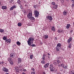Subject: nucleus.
<instances>
[{
    "label": "nucleus",
    "instance_id": "obj_61",
    "mask_svg": "<svg viewBox=\"0 0 74 74\" xmlns=\"http://www.w3.org/2000/svg\"><path fill=\"white\" fill-rule=\"evenodd\" d=\"M20 8H21V7H22V5H21L20 6Z\"/></svg>",
    "mask_w": 74,
    "mask_h": 74
},
{
    "label": "nucleus",
    "instance_id": "obj_23",
    "mask_svg": "<svg viewBox=\"0 0 74 74\" xmlns=\"http://www.w3.org/2000/svg\"><path fill=\"white\" fill-rule=\"evenodd\" d=\"M16 44L19 46H20V45H21V43L19 41L17 42Z\"/></svg>",
    "mask_w": 74,
    "mask_h": 74
},
{
    "label": "nucleus",
    "instance_id": "obj_9",
    "mask_svg": "<svg viewBox=\"0 0 74 74\" xmlns=\"http://www.w3.org/2000/svg\"><path fill=\"white\" fill-rule=\"evenodd\" d=\"M47 18L50 21H52V17L51 16H47Z\"/></svg>",
    "mask_w": 74,
    "mask_h": 74
},
{
    "label": "nucleus",
    "instance_id": "obj_13",
    "mask_svg": "<svg viewBox=\"0 0 74 74\" xmlns=\"http://www.w3.org/2000/svg\"><path fill=\"white\" fill-rule=\"evenodd\" d=\"M1 8L3 10H6L7 9V7L6 6H1Z\"/></svg>",
    "mask_w": 74,
    "mask_h": 74
},
{
    "label": "nucleus",
    "instance_id": "obj_3",
    "mask_svg": "<svg viewBox=\"0 0 74 74\" xmlns=\"http://www.w3.org/2000/svg\"><path fill=\"white\" fill-rule=\"evenodd\" d=\"M34 15L35 17L38 18V15H39V12L37 10H35L34 11Z\"/></svg>",
    "mask_w": 74,
    "mask_h": 74
},
{
    "label": "nucleus",
    "instance_id": "obj_15",
    "mask_svg": "<svg viewBox=\"0 0 74 74\" xmlns=\"http://www.w3.org/2000/svg\"><path fill=\"white\" fill-rule=\"evenodd\" d=\"M58 33H62H62H63L64 32L63 31V30H61L60 29H59L58 30Z\"/></svg>",
    "mask_w": 74,
    "mask_h": 74
},
{
    "label": "nucleus",
    "instance_id": "obj_58",
    "mask_svg": "<svg viewBox=\"0 0 74 74\" xmlns=\"http://www.w3.org/2000/svg\"><path fill=\"white\" fill-rule=\"evenodd\" d=\"M71 33H72V32H73V30H72L71 31Z\"/></svg>",
    "mask_w": 74,
    "mask_h": 74
},
{
    "label": "nucleus",
    "instance_id": "obj_36",
    "mask_svg": "<svg viewBox=\"0 0 74 74\" xmlns=\"http://www.w3.org/2000/svg\"><path fill=\"white\" fill-rule=\"evenodd\" d=\"M10 64H11V65H13L14 62H13L12 61H10Z\"/></svg>",
    "mask_w": 74,
    "mask_h": 74
},
{
    "label": "nucleus",
    "instance_id": "obj_19",
    "mask_svg": "<svg viewBox=\"0 0 74 74\" xmlns=\"http://www.w3.org/2000/svg\"><path fill=\"white\" fill-rule=\"evenodd\" d=\"M51 29L54 32H55V28L54 27H51Z\"/></svg>",
    "mask_w": 74,
    "mask_h": 74
},
{
    "label": "nucleus",
    "instance_id": "obj_35",
    "mask_svg": "<svg viewBox=\"0 0 74 74\" xmlns=\"http://www.w3.org/2000/svg\"><path fill=\"white\" fill-rule=\"evenodd\" d=\"M15 69L16 70H17V71H16L18 72V70L19 69V68L17 67H16Z\"/></svg>",
    "mask_w": 74,
    "mask_h": 74
},
{
    "label": "nucleus",
    "instance_id": "obj_51",
    "mask_svg": "<svg viewBox=\"0 0 74 74\" xmlns=\"http://www.w3.org/2000/svg\"><path fill=\"white\" fill-rule=\"evenodd\" d=\"M60 66H61V64H58V67H60Z\"/></svg>",
    "mask_w": 74,
    "mask_h": 74
},
{
    "label": "nucleus",
    "instance_id": "obj_60",
    "mask_svg": "<svg viewBox=\"0 0 74 74\" xmlns=\"http://www.w3.org/2000/svg\"><path fill=\"white\" fill-rule=\"evenodd\" d=\"M1 1H0V5H1Z\"/></svg>",
    "mask_w": 74,
    "mask_h": 74
},
{
    "label": "nucleus",
    "instance_id": "obj_38",
    "mask_svg": "<svg viewBox=\"0 0 74 74\" xmlns=\"http://www.w3.org/2000/svg\"><path fill=\"white\" fill-rule=\"evenodd\" d=\"M30 58L31 59H32L33 58V55H32V54L30 56Z\"/></svg>",
    "mask_w": 74,
    "mask_h": 74
},
{
    "label": "nucleus",
    "instance_id": "obj_1",
    "mask_svg": "<svg viewBox=\"0 0 74 74\" xmlns=\"http://www.w3.org/2000/svg\"><path fill=\"white\" fill-rule=\"evenodd\" d=\"M34 40V38L32 37H30L27 41L28 44L30 46L31 45V43L33 44V41Z\"/></svg>",
    "mask_w": 74,
    "mask_h": 74
},
{
    "label": "nucleus",
    "instance_id": "obj_64",
    "mask_svg": "<svg viewBox=\"0 0 74 74\" xmlns=\"http://www.w3.org/2000/svg\"><path fill=\"white\" fill-rule=\"evenodd\" d=\"M61 71H63V70H61Z\"/></svg>",
    "mask_w": 74,
    "mask_h": 74
},
{
    "label": "nucleus",
    "instance_id": "obj_2",
    "mask_svg": "<svg viewBox=\"0 0 74 74\" xmlns=\"http://www.w3.org/2000/svg\"><path fill=\"white\" fill-rule=\"evenodd\" d=\"M49 69L50 71L52 72H53L55 71V68H54V67H53V66L52 64H50Z\"/></svg>",
    "mask_w": 74,
    "mask_h": 74
},
{
    "label": "nucleus",
    "instance_id": "obj_17",
    "mask_svg": "<svg viewBox=\"0 0 74 74\" xmlns=\"http://www.w3.org/2000/svg\"><path fill=\"white\" fill-rule=\"evenodd\" d=\"M34 8H35L36 10H37V8H38V6H37L36 5H34Z\"/></svg>",
    "mask_w": 74,
    "mask_h": 74
},
{
    "label": "nucleus",
    "instance_id": "obj_39",
    "mask_svg": "<svg viewBox=\"0 0 74 74\" xmlns=\"http://www.w3.org/2000/svg\"><path fill=\"white\" fill-rule=\"evenodd\" d=\"M42 59L43 60H45V58L44 57H43Z\"/></svg>",
    "mask_w": 74,
    "mask_h": 74
},
{
    "label": "nucleus",
    "instance_id": "obj_37",
    "mask_svg": "<svg viewBox=\"0 0 74 74\" xmlns=\"http://www.w3.org/2000/svg\"><path fill=\"white\" fill-rule=\"evenodd\" d=\"M31 47H36V45L34 44H32L31 45Z\"/></svg>",
    "mask_w": 74,
    "mask_h": 74
},
{
    "label": "nucleus",
    "instance_id": "obj_62",
    "mask_svg": "<svg viewBox=\"0 0 74 74\" xmlns=\"http://www.w3.org/2000/svg\"><path fill=\"white\" fill-rule=\"evenodd\" d=\"M48 57L49 58H50V57L48 56Z\"/></svg>",
    "mask_w": 74,
    "mask_h": 74
},
{
    "label": "nucleus",
    "instance_id": "obj_11",
    "mask_svg": "<svg viewBox=\"0 0 74 74\" xmlns=\"http://www.w3.org/2000/svg\"><path fill=\"white\" fill-rule=\"evenodd\" d=\"M71 40H72V38H69V39L67 40L68 43H70L71 41Z\"/></svg>",
    "mask_w": 74,
    "mask_h": 74
},
{
    "label": "nucleus",
    "instance_id": "obj_53",
    "mask_svg": "<svg viewBox=\"0 0 74 74\" xmlns=\"http://www.w3.org/2000/svg\"><path fill=\"white\" fill-rule=\"evenodd\" d=\"M42 74H46V73H45V72H43Z\"/></svg>",
    "mask_w": 74,
    "mask_h": 74
},
{
    "label": "nucleus",
    "instance_id": "obj_46",
    "mask_svg": "<svg viewBox=\"0 0 74 74\" xmlns=\"http://www.w3.org/2000/svg\"><path fill=\"white\" fill-rule=\"evenodd\" d=\"M4 64V62H0V65L1 64Z\"/></svg>",
    "mask_w": 74,
    "mask_h": 74
},
{
    "label": "nucleus",
    "instance_id": "obj_29",
    "mask_svg": "<svg viewBox=\"0 0 74 74\" xmlns=\"http://www.w3.org/2000/svg\"><path fill=\"white\" fill-rule=\"evenodd\" d=\"M18 26H22V24L21 23H18Z\"/></svg>",
    "mask_w": 74,
    "mask_h": 74
},
{
    "label": "nucleus",
    "instance_id": "obj_56",
    "mask_svg": "<svg viewBox=\"0 0 74 74\" xmlns=\"http://www.w3.org/2000/svg\"><path fill=\"white\" fill-rule=\"evenodd\" d=\"M45 55L44 54L43 55V57H45Z\"/></svg>",
    "mask_w": 74,
    "mask_h": 74
},
{
    "label": "nucleus",
    "instance_id": "obj_41",
    "mask_svg": "<svg viewBox=\"0 0 74 74\" xmlns=\"http://www.w3.org/2000/svg\"><path fill=\"white\" fill-rule=\"evenodd\" d=\"M3 39L4 40H6V39H7V38H6V37H4L3 38Z\"/></svg>",
    "mask_w": 74,
    "mask_h": 74
},
{
    "label": "nucleus",
    "instance_id": "obj_8",
    "mask_svg": "<svg viewBox=\"0 0 74 74\" xmlns=\"http://www.w3.org/2000/svg\"><path fill=\"white\" fill-rule=\"evenodd\" d=\"M5 42H6L7 43H8V42H9V44H10V43H11V40L10 39H7L5 40Z\"/></svg>",
    "mask_w": 74,
    "mask_h": 74
},
{
    "label": "nucleus",
    "instance_id": "obj_14",
    "mask_svg": "<svg viewBox=\"0 0 74 74\" xmlns=\"http://www.w3.org/2000/svg\"><path fill=\"white\" fill-rule=\"evenodd\" d=\"M18 60L19 63H21V62H22V59L20 58H18Z\"/></svg>",
    "mask_w": 74,
    "mask_h": 74
},
{
    "label": "nucleus",
    "instance_id": "obj_57",
    "mask_svg": "<svg viewBox=\"0 0 74 74\" xmlns=\"http://www.w3.org/2000/svg\"><path fill=\"white\" fill-rule=\"evenodd\" d=\"M23 71H26V69H24Z\"/></svg>",
    "mask_w": 74,
    "mask_h": 74
},
{
    "label": "nucleus",
    "instance_id": "obj_30",
    "mask_svg": "<svg viewBox=\"0 0 74 74\" xmlns=\"http://www.w3.org/2000/svg\"><path fill=\"white\" fill-rule=\"evenodd\" d=\"M41 63H42L43 64H45V62L44 61V60H42L41 61Z\"/></svg>",
    "mask_w": 74,
    "mask_h": 74
},
{
    "label": "nucleus",
    "instance_id": "obj_26",
    "mask_svg": "<svg viewBox=\"0 0 74 74\" xmlns=\"http://www.w3.org/2000/svg\"><path fill=\"white\" fill-rule=\"evenodd\" d=\"M57 64H59V63H61L60 61V60H57Z\"/></svg>",
    "mask_w": 74,
    "mask_h": 74
},
{
    "label": "nucleus",
    "instance_id": "obj_28",
    "mask_svg": "<svg viewBox=\"0 0 74 74\" xmlns=\"http://www.w3.org/2000/svg\"><path fill=\"white\" fill-rule=\"evenodd\" d=\"M61 58H62L61 57H57V60H59L60 59L61 60Z\"/></svg>",
    "mask_w": 74,
    "mask_h": 74
},
{
    "label": "nucleus",
    "instance_id": "obj_20",
    "mask_svg": "<svg viewBox=\"0 0 74 74\" xmlns=\"http://www.w3.org/2000/svg\"><path fill=\"white\" fill-rule=\"evenodd\" d=\"M8 60L9 62H10L12 61V59L11 58H9L8 59Z\"/></svg>",
    "mask_w": 74,
    "mask_h": 74
},
{
    "label": "nucleus",
    "instance_id": "obj_43",
    "mask_svg": "<svg viewBox=\"0 0 74 74\" xmlns=\"http://www.w3.org/2000/svg\"><path fill=\"white\" fill-rule=\"evenodd\" d=\"M63 68H64V69H67V66H63Z\"/></svg>",
    "mask_w": 74,
    "mask_h": 74
},
{
    "label": "nucleus",
    "instance_id": "obj_4",
    "mask_svg": "<svg viewBox=\"0 0 74 74\" xmlns=\"http://www.w3.org/2000/svg\"><path fill=\"white\" fill-rule=\"evenodd\" d=\"M32 17V12L31 11H29V14L27 15V17L29 19L31 18Z\"/></svg>",
    "mask_w": 74,
    "mask_h": 74
},
{
    "label": "nucleus",
    "instance_id": "obj_5",
    "mask_svg": "<svg viewBox=\"0 0 74 74\" xmlns=\"http://www.w3.org/2000/svg\"><path fill=\"white\" fill-rule=\"evenodd\" d=\"M2 70L4 72H6V73H7V72H8V69L5 67H3L2 68Z\"/></svg>",
    "mask_w": 74,
    "mask_h": 74
},
{
    "label": "nucleus",
    "instance_id": "obj_63",
    "mask_svg": "<svg viewBox=\"0 0 74 74\" xmlns=\"http://www.w3.org/2000/svg\"><path fill=\"white\" fill-rule=\"evenodd\" d=\"M62 50H63V51H64V49H62Z\"/></svg>",
    "mask_w": 74,
    "mask_h": 74
},
{
    "label": "nucleus",
    "instance_id": "obj_54",
    "mask_svg": "<svg viewBox=\"0 0 74 74\" xmlns=\"http://www.w3.org/2000/svg\"><path fill=\"white\" fill-rule=\"evenodd\" d=\"M47 55H48L49 56H50V55H51V54H49V53H47Z\"/></svg>",
    "mask_w": 74,
    "mask_h": 74
},
{
    "label": "nucleus",
    "instance_id": "obj_22",
    "mask_svg": "<svg viewBox=\"0 0 74 74\" xmlns=\"http://www.w3.org/2000/svg\"><path fill=\"white\" fill-rule=\"evenodd\" d=\"M53 8L54 9H56L58 8V5H55L53 7Z\"/></svg>",
    "mask_w": 74,
    "mask_h": 74
},
{
    "label": "nucleus",
    "instance_id": "obj_44",
    "mask_svg": "<svg viewBox=\"0 0 74 74\" xmlns=\"http://www.w3.org/2000/svg\"><path fill=\"white\" fill-rule=\"evenodd\" d=\"M22 67V64H20V65H19V68H21Z\"/></svg>",
    "mask_w": 74,
    "mask_h": 74
},
{
    "label": "nucleus",
    "instance_id": "obj_27",
    "mask_svg": "<svg viewBox=\"0 0 74 74\" xmlns=\"http://www.w3.org/2000/svg\"><path fill=\"white\" fill-rule=\"evenodd\" d=\"M29 19H30L32 21H34V20L35 19L34 17H33L32 16Z\"/></svg>",
    "mask_w": 74,
    "mask_h": 74
},
{
    "label": "nucleus",
    "instance_id": "obj_18",
    "mask_svg": "<svg viewBox=\"0 0 74 74\" xmlns=\"http://www.w3.org/2000/svg\"><path fill=\"white\" fill-rule=\"evenodd\" d=\"M70 24H68L66 26V29H69V27H70Z\"/></svg>",
    "mask_w": 74,
    "mask_h": 74
},
{
    "label": "nucleus",
    "instance_id": "obj_7",
    "mask_svg": "<svg viewBox=\"0 0 74 74\" xmlns=\"http://www.w3.org/2000/svg\"><path fill=\"white\" fill-rule=\"evenodd\" d=\"M16 8V5H14L12 6L11 7V8L10 9V11H12L13 10H14V8Z\"/></svg>",
    "mask_w": 74,
    "mask_h": 74
},
{
    "label": "nucleus",
    "instance_id": "obj_12",
    "mask_svg": "<svg viewBox=\"0 0 74 74\" xmlns=\"http://www.w3.org/2000/svg\"><path fill=\"white\" fill-rule=\"evenodd\" d=\"M56 50L57 52L58 51H60V48H59V47L56 46Z\"/></svg>",
    "mask_w": 74,
    "mask_h": 74
},
{
    "label": "nucleus",
    "instance_id": "obj_40",
    "mask_svg": "<svg viewBox=\"0 0 74 74\" xmlns=\"http://www.w3.org/2000/svg\"><path fill=\"white\" fill-rule=\"evenodd\" d=\"M64 65V64H61V66L62 67H63Z\"/></svg>",
    "mask_w": 74,
    "mask_h": 74
},
{
    "label": "nucleus",
    "instance_id": "obj_21",
    "mask_svg": "<svg viewBox=\"0 0 74 74\" xmlns=\"http://www.w3.org/2000/svg\"><path fill=\"white\" fill-rule=\"evenodd\" d=\"M67 14V12H66V11H64L63 12V15H66Z\"/></svg>",
    "mask_w": 74,
    "mask_h": 74
},
{
    "label": "nucleus",
    "instance_id": "obj_33",
    "mask_svg": "<svg viewBox=\"0 0 74 74\" xmlns=\"http://www.w3.org/2000/svg\"><path fill=\"white\" fill-rule=\"evenodd\" d=\"M17 3L19 4H21V2L20 1V0H18L17 1Z\"/></svg>",
    "mask_w": 74,
    "mask_h": 74
},
{
    "label": "nucleus",
    "instance_id": "obj_50",
    "mask_svg": "<svg viewBox=\"0 0 74 74\" xmlns=\"http://www.w3.org/2000/svg\"><path fill=\"white\" fill-rule=\"evenodd\" d=\"M15 45H13V48H15Z\"/></svg>",
    "mask_w": 74,
    "mask_h": 74
},
{
    "label": "nucleus",
    "instance_id": "obj_32",
    "mask_svg": "<svg viewBox=\"0 0 74 74\" xmlns=\"http://www.w3.org/2000/svg\"><path fill=\"white\" fill-rule=\"evenodd\" d=\"M53 64H54L55 66L57 65V63L56 62H53Z\"/></svg>",
    "mask_w": 74,
    "mask_h": 74
},
{
    "label": "nucleus",
    "instance_id": "obj_16",
    "mask_svg": "<svg viewBox=\"0 0 74 74\" xmlns=\"http://www.w3.org/2000/svg\"><path fill=\"white\" fill-rule=\"evenodd\" d=\"M62 45H61V44L60 43H58L57 45V47H60Z\"/></svg>",
    "mask_w": 74,
    "mask_h": 74
},
{
    "label": "nucleus",
    "instance_id": "obj_25",
    "mask_svg": "<svg viewBox=\"0 0 74 74\" xmlns=\"http://www.w3.org/2000/svg\"><path fill=\"white\" fill-rule=\"evenodd\" d=\"M48 38V35H46L45 36V39H47V38Z\"/></svg>",
    "mask_w": 74,
    "mask_h": 74
},
{
    "label": "nucleus",
    "instance_id": "obj_49",
    "mask_svg": "<svg viewBox=\"0 0 74 74\" xmlns=\"http://www.w3.org/2000/svg\"><path fill=\"white\" fill-rule=\"evenodd\" d=\"M54 39L55 40H58V38H56V37H55L54 38Z\"/></svg>",
    "mask_w": 74,
    "mask_h": 74
},
{
    "label": "nucleus",
    "instance_id": "obj_10",
    "mask_svg": "<svg viewBox=\"0 0 74 74\" xmlns=\"http://www.w3.org/2000/svg\"><path fill=\"white\" fill-rule=\"evenodd\" d=\"M49 64V63H47V64H46L44 65V67L45 68H47V67H48Z\"/></svg>",
    "mask_w": 74,
    "mask_h": 74
},
{
    "label": "nucleus",
    "instance_id": "obj_24",
    "mask_svg": "<svg viewBox=\"0 0 74 74\" xmlns=\"http://www.w3.org/2000/svg\"><path fill=\"white\" fill-rule=\"evenodd\" d=\"M71 43H70L69 44V45H68V48H70V49L71 48Z\"/></svg>",
    "mask_w": 74,
    "mask_h": 74
},
{
    "label": "nucleus",
    "instance_id": "obj_45",
    "mask_svg": "<svg viewBox=\"0 0 74 74\" xmlns=\"http://www.w3.org/2000/svg\"><path fill=\"white\" fill-rule=\"evenodd\" d=\"M12 1L13 2L14 1H9V2L10 3H12Z\"/></svg>",
    "mask_w": 74,
    "mask_h": 74
},
{
    "label": "nucleus",
    "instance_id": "obj_48",
    "mask_svg": "<svg viewBox=\"0 0 74 74\" xmlns=\"http://www.w3.org/2000/svg\"><path fill=\"white\" fill-rule=\"evenodd\" d=\"M40 0H39L38 1V3L39 4H40L41 3H40Z\"/></svg>",
    "mask_w": 74,
    "mask_h": 74
},
{
    "label": "nucleus",
    "instance_id": "obj_52",
    "mask_svg": "<svg viewBox=\"0 0 74 74\" xmlns=\"http://www.w3.org/2000/svg\"><path fill=\"white\" fill-rule=\"evenodd\" d=\"M61 1L62 3H64V0Z\"/></svg>",
    "mask_w": 74,
    "mask_h": 74
},
{
    "label": "nucleus",
    "instance_id": "obj_31",
    "mask_svg": "<svg viewBox=\"0 0 74 74\" xmlns=\"http://www.w3.org/2000/svg\"><path fill=\"white\" fill-rule=\"evenodd\" d=\"M51 4V5H55V2H52Z\"/></svg>",
    "mask_w": 74,
    "mask_h": 74
},
{
    "label": "nucleus",
    "instance_id": "obj_47",
    "mask_svg": "<svg viewBox=\"0 0 74 74\" xmlns=\"http://www.w3.org/2000/svg\"><path fill=\"white\" fill-rule=\"evenodd\" d=\"M31 74H35V72H32Z\"/></svg>",
    "mask_w": 74,
    "mask_h": 74
},
{
    "label": "nucleus",
    "instance_id": "obj_6",
    "mask_svg": "<svg viewBox=\"0 0 74 74\" xmlns=\"http://www.w3.org/2000/svg\"><path fill=\"white\" fill-rule=\"evenodd\" d=\"M15 54L13 53H11L10 54V56L12 58H14L15 57Z\"/></svg>",
    "mask_w": 74,
    "mask_h": 74
},
{
    "label": "nucleus",
    "instance_id": "obj_59",
    "mask_svg": "<svg viewBox=\"0 0 74 74\" xmlns=\"http://www.w3.org/2000/svg\"><path fill=\"white\" fill-rule=\"evenodd\" d=\"M28 26H30V24H28Z\"/></svg>",
    "mask_w": 74,
    "mask_h": 74
},
{
    "label": "nucleus",
    "instance_id": "obj_34",
    "mask_svg": "<svg viewBox=\"0 0 74 74\" xmlns=\"http://www.w3.org/2000/svg\"><path fill=\"white\" fill-rule=\"evenodd\" d=\"M4 30L2 29H0V32H4Z\"/></svg>",
    "mask_w": 74,
    "mask_h": 74
},
{
    "label": "nucleus",
    "instance_id": "obj_42",
    "mask_svg": "<svg viewBox=\"0 0 74 74\" xmlns=\"http://www.w3.org/2000/svg\"><path fill=\"white\" fill-rule=\"evenodd\" d=\"M74 7V3H73L72 4V8H73V7Z\"/></svg>",
    "mask_w": 74,
    "mask_h": 74
},
{
    "label": "nucleus",
    "instance_id": "obj_55",
    "mask_svg": "<svg viewBox=\"0 0 74 74\" xmlns=\"http://www.w3.org/2000/svg\"><path fill=\"white\" fill-rule=\"evenodd\" d=\"M35 70V69H34V68H33V69H32V70L33 71H34Z\"/></svg>",
    "mask_w": 74,
    "mask_h": 74
}]
</instances>
